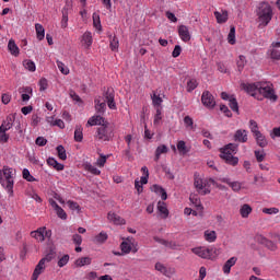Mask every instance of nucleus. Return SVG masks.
<instances>
[{
    "label": "nucleus",
    "mask_w": 280,
    "mask_h": 280,
    "mask_svg": "<svg viewBox=\"0 0 280 280\" xmlns=\"http://www.w3.org/2000/svg\"><path fill=\"white\" fill-rule=\"evenodd\" d=\"M14 126V117L8 116L0 126V132H8Z\"/></svg>",
    "instance_id": "obj_22"
},
{
    "label": "nucleus",
    "mask_w": 280,
    "mask_h": 280,
    "mask_svg": "<svg viewBox=\"0 0 280 280\" xmlns=\"http://www.w3.org/2000/svg\"><path fill=\"white\" fill-rule=\"evenodd\" d=\"M109 49L112 51H119V38L115 35H109Z\"/></svg>",
    "instance_id": "obj_35"
},
{
    "label": "nucleus",
    "mask_w": 280,
    "mask_h": 280,
    "mask_svg": "<svg viewBox=\"0 0 280 280\" xmlns=\"http://www.w3.org/2000/svg\"><path fill=\"white\" fill-rule=\"evenodd\" d=\"M20 93H22V102H27L28 100H32V95H34V90L32 89V86H24L22 88V91H20Z\"/></svg>",
    "instance_id": "obj_25"
},
{
    "label": "nucleus",
    "mask_w": 280,
    "mask_h": 280,
    "mask_svg": "<svg viewBox=\"0 0 280 280\" xmlns=\"http://www.w3.org/2000/svg\"><path fill=\"white\" fill-rule=\"evenodd\" d=\"M103 97L110 110H117V104L115 103V90L113 88H108L103 93Z\"/></svg>",
    "instance_id": "obj_10"
},
{
    "label": "nucleus",
    "mask_w": 280,
    "mask_h": 280,
    "mask_svg": "<svg viewBox=\"0 0 280 280\" xmlns=\"http://www.w3.org/2000/svg\"><path fill=\"white\" fill-rule=\"evenodd\" d=\"M246 56L244 55H241L238 57V59L236 60V67H237V70L240 71V73H242V71H244V68L246 67Z\"/></svg>",
    "instance_id": "obj_42"
},
{
    "label": "nucleus",
    "mask_w": 280,
    "mask_h": 280,
    "mask_svg": "<svg viewBox=\"0 0 280 280\" xmlns=\"http://www.w3.org/2000/svg\"><path fill=\"white\" fill-rule=\"evenodd\" d=\"M177 150L182 156H185L188 152H190L191 149L187 147L185 140H179L177 142Z\"/></svg>",
    "instance_id": "obj_31"
},
{
    "label": "nucleus",
    "mask_w": 280,
    "mask_h": 280,
    "mask_svg": "<svg viewBox=\"0 0 280 280\" xmlns=\"http://www.w3.org/2000/svg\"><path fill=\"white\" fill-rule=\"evenodd\" d=\"M265 97V100H270L271 102H277L278 96L275 94V88H272V83L260 82L258 88V96Z\"/></svg>",
    "instance_id": "obj_6"
},
{
    "label": "nucleus",
    "mask_w": 280,
    "mask_h": 280,
    "mask_svg": "<svg viewBox=\"0 0 280 280\" xmlns=\"http://www.w3.org/2000/svg\"><path fill=\"white\" fill-rule=\"evenodd\" d=\"M178 36L183 43H189L191 40V34L189 33V27L187 25L178 26Z\"/></svg>",
    "instance_id": "obj_13"
},
{
    "label": "nucleus",
    "mask_w": 280,
    "mask_h": 280,
    "mask_svg": "<svg viewBox=\"0 0 280 280\" xmlns=\"http://www.w3.org/2000/svg\"><path fill=\"white\" fill-rule=\"evenodd\" d=\"M155 270H158V272H161L162 275H165V277H167V267H165V265L161 262H156Z\"/></svg>",
    "instance_id": "obj_58"
},
{
    "label": "nucleus",
    "mask_w": 280,
    "mask_h": 280,
    "mask_svg": "<svg viewBox=\"0 0 280 280\" xmlns=\"http://www.w3.org/2000/svg\"><path fill=\"white\" fill-rule=\"evenodd\" d=\"M262 213H266L267 215H277L279 213L278 208H264Z\"/></svg>",
    "instance_id": "obj_61"
},
{
    "label": "nucleus",
    "mask_w": 280,
    "mask_h": 280,
    "mask_svg": "<svg viewBox=\"0 0 280 280\" xmlns=\"http://www.w3.org/2000/svg\"><path fill=\"white\" fill-rule=\"evenodd\" d=\"M240 213H241L242 218H248V215H250V213H253V208L250 207V205L245 203L241 207Z\"/></svg>",
    "instance_id": "obj_39"
},
{
    "label": "nucleus",
    "mask_w": 280,
    "mask_h": 280,
    "mask_svg": "<svg viewBox=\"0 0 280 280\" xmlns=\"http://www.w3.org/2000/svg\"><path fill=\"white\" fill-rule=\"evenodd\" d=\"M184 126L186 130H196V125H194V118H191L190 116L184 117Z\"/></svg>",
    "instance_id": "obj_41"
},
{
    "label": "nucleus",
    "mask_w": 280,
    "mask_h": 280,
    "mask_svg": "<svg viewBox=\"0 0 280 280\" xmlns=\"http://www.w3.org/2000/svg\"><path fill=\"white\" fill-rule=\"evenodd\" d=\"M192 253L197 257H201V259H213L215 249L213 247H195L192 248Z\"/></svg>",
    "instance_id": "obj_8"
},
{
    "label": "nucleus",
    "mask_w": 280,
    "mask_h": 280,
    "mask_svg": "<svg viewBox=\"0 0 280 280\" xmlns=\"http://www.w3.org/2000/svg\"><path fill=\"white\" fill-rule=\"evenodd\" d=\"M194 186L196 187L198 194L201 196H207V194H211L209 188H205V182L200 177H196L194 182Z\"/></svg>",
    "instance_id": "obj_14"
},
{
    "label": "nucleus",
    "mask_w": 280,
    "mask_h": 280,
    "mask_svg": "<svg viewBox=\"0 0 280 280\" xmlns=\"http://www.w3.org/2000/svg\"><path fill=\"white\" fill-rule=\"evenodd\" d=\"M57 153L58 156L61 161H67V150L65 149V147L62 144H59L57 148Z\"/></svg>",
    "instance_id": "obj_49"
},
{
    "label": "nucleus",
    "mask_w": 280,
    "mask_h": 280,
    "mask_svg": "<svg viewBox=\"0 0 280 280\" xmlns=\"http://www.w3.org/2000/svg\"><path fill=\"white\" fill-rule=\"evenodd\" d=\"M104 124H108V121H106L105 117H102L101 114L98 115H94L92 117L89 118L88 120V126H104Z\"/></svg>",
    "instance_id": "obj_17"
},
{
    "label": "nucleus",
    "mask_w": 280,
    "mask_h": 280,
    "mask_svg": "<svg viewBox=\"0 0 280 280\" xmlns=\"http://www.w3.org/2000/svg\"><path fill=\"white\" fill-rule=\"evenodd\" d=\"M93 259L91 257H81L75 260V266L82 268L83 266H91Z\"/></svg>",
    "instance_id": "obj_38"
},
{
    "label": "nucleus",
    "mask_w": 280,
    "mask_h": 280,
    "mask_svg": "<svg viewBox=\"0 0 280 280\" xmlns=\"http://www.w3.org/2000/svg\"><path fill=\"white\" fill-rule=\"evenodd\" d=\"M196 89H198V80H196V79H190V80L187 82V86H186L187 93H191L192 91H196Z\"/></svg>",
    "instance_id": "obj_47"
},
{
    "label": "nucleus",
    "mask_w": 280,
    "mask_h": 280,
    "mask_svg": "<svg viewBox=\"0 0 280 280\" xmlns=\"http://www.w3.org/2000/svg\"><path fill=\"white\" fill-rule=\"evenodd\" d=\"M52 259H56L55 247H50L46 256L38 261V264L36 265L33 271L31 280H38V277H40V275H43L45 270V264H47V261H51Z\"/></svg>",
    "instance_id": "obj_4"
},
{
    "label": "nucleus",
    "mask_w": 280,
    "mask_h": 280,
    "mask_svg": "<svg viewBox=\"0 0 280 280\" xmlns=\"http://www.w3.org/2000/svg\"><path fill=\"white\" fill-rule=\"evenodd\" d=\"M249 130H250L252 135H254V136L261 132V131H259V125L254 119L249 120Z\"/></svg>",
    "instance_id": "obj_50"
},
{
    "label": "nucleus",
    "mask_w": 280,
    "mask_h": 280,
    "mask_svg": "<svg viewBox=\"0 0 280 280\" xmlns=\"http://www.w3.org/2000/svg\"><path fill=\"white\" fill-rule=\"evenodd\" d=\"M270 58L272 60H280V50L277 48H271L270 50Z\"/></svg>",
    "instance_id": "obj_60"
},
{
    "label": "nucleus",
    "mask_w": 280,
    "mask_h": 280,
    "mask_svg": "<svg viewBox=\"0 0 280 280\" xmlns=\"http://www.w3.org/2000/svg\"><path fill=\"white\" fill-rule=\"evenodd\" d=\"M82 43L86 48L91 47L93 45V34L86 31L82 36Z\"/></svg>",
    "instance_id": "obj_36"
},
{
    "label": "nucleus",
    "mask_w": 280,
    "mask_h": 280,
    "mask_svg": "<svg viewBox=\"0 0 280 280\" xmlns=\"http://www.w3.org/2000/svg\"><path fill=\"white\" fill-rule=\"evenodd\" d=\"M106 240H108V234L106 232H101L95 236L94 242H96V244H104Z\"/></svg>",
    "instance_id": "obj_52"
},
{
    "label": "nucleus",
    "mask_w": 280,
    "mask_h": 280,
    "mask_svg": "<svg viewBox=\"0 0 280 280\" xmlns=\"http://www.w3.org/2000/svg\"><path fill=\"white\" fill-rule=\"evenodd\" d=\"M233 140L236 143H246L248 141V130H246V129H237L234 132Z\"/></svg>",
    "instance_id": "obj_12"
},
{
    "label": "nucleus",
    "mask_w": 280,
    "mask_h": 280,
    "mask_svg": "<svg viewBox=\"0 0 280 280\" xmlns=\"http://www.w3.org/2000/svg\"><path fill=\"white\" fill-rule=\"evenodd\" d=\"M228 43L230 45H235L236 40H235V26H231L230 28V33L228 35Z\"/></svg>",
    "instance_id": "obj_53"
},
{
    "label": "nucleus",
    "mask_w": 280,
    "mask_h": 280,
    "mask_svg": "<svg viewBox=\"0 0 280 280\" xmlns=\"http://www.w3.org/2000/svg\"><path fill=\"white\" fill-rule=\"evenodd\" d=\"M214 16L218 23H226L229 21V12L226 11H223L222 13H220V11H215Z\"/></svg>",
    "instance_id": "obj_37"
},
{
    "label": "nucleus",
    "mask_w": 280,
    "mask_h": 280,
    "mask_svg": "<svg viewBox=\"0 0 280 280\" xmlns=\"http://www.w3.org/2000/svg\"><path fill=\"white\" fill-rule=\"evenodd\" d=\"M35 32L37 40H45V27L40 23L35 24Z\"/></svg>",
    "instance_id": "obj_32"
},
{
    "label": "nucleus",
    "mask_w": 280,
    "mask_h": 280,
    "mask_svg": "<svg viewBox=\"0 0 280 280\" xmlns=\"http://www.w3.org/2000/svg\"><path fill=\"white\" fill-rule=\"evenodd\" d=\"M46 163L57 172H62V170H65V164L59 163L55 158H48Z\"/></svg>",
    "instance_id": "obj_26"
},
{
    "label": "nucleus",
    "mask_w": 280,
    "mask_h": 280,
    "mask_svg": "<svg viewBox=\"0 0 280 280\" xmlns=\"http://www.w3.org/2000/svg\"><path fill=\"white\" fill-rule=\"evenodd\" d=\"M93 25L96 30H102V21H100V15L93 14Z\"/></svg>",
    "instance_id": "obj_63"
},
{
    "label": "nucleus",
    "mask_w": 280,
    "mask_h": 280,
    "mask_svg": "<svg viewBox=\"0 0 280 280\" xmlns=\"http://www.w3.org/2000/svg\"><path fill=\"white\" fill-rule=\"evenodd\" d=\"M220 180L221 183H225L226 185H229V187H231V189L236 192L242 190V183L240 182H231V178L229 177L220 178Z\"/></svg>",
    "instance_id": "obj_21"
},
{
    "label": "nucleus",
    "mask_w": 280,
    "mask_h": 280,
    "mask_svg": "<svg viewBox=\"0 0 280 280\" xmlns=\"http://www.w3.org/2000/svg\"><path fill=\"white\" fill-rule=\"evenodd\" d=\"M94 137L97 141H113V137H115V129L108 126V122H105L96 129Z\"/></svg>",
    "instance_id": "obj_5"
},
{
    "label": "nucleus",
    "mask_w": 280,
    "mask_h": 280,
    "mask_svg": "<svg viewBox=\"0 0 280 280\" xmlns=\"http://www.w3.org/2000/svg\"><path fill=\"white\" fill-rule=\"evenodd\" d=\"M57 67L63 75H69V68L60 60H57Z\"/></svg>",
    "instance_id": "obj_56"
},
{
    "label": "nucleus",
    "mask_w": 280,
    "mask_h": 280,
    "mask_svg": "<svg viewBox=\"0 0 280 280\" xmlns=\"http://www.w3.org/2000/svg\"><path fill=\"white\" fill-rule=\"evenodd\" d=\"M162 119H163V109L161 107H156V114L153 120L154 126H156Z\"/></svg>",
    "instance_id": "obj_55"
},
{
    "label": "nucleus",
    "mask_w": 280,
    "mask_h": 280,
    "mask_svg": "<svg viewBox=\"0 0 280 280\" xmlns=\"http://www.w3.org/2000/svg\"><path fill=\"white\" fill-rule=\"evenodd\" d=\"M8 49L11 54V56H19L20 54V49L19 46L16 45V42H14V39H10L8 43Z\"/></svg>",
    "instance_id": "obj_33"
},
{
    "label": "nucleus",
    "mask_w": 280,
    "mask_h": 280,
    "mask_svg": "<svg viewBox=\"0 0 280 280\" xmlns=\"http://www.w3.org/2000/svg\"><path fill=\"white\" fill-rule=\"evenodd\" d=\"M229 106L233 113H240V105L237 104V98H235V95L230 96Z\"/></svg>",
    "instance_id": "obj_40"
},
{
    "label": "nucleus",
    "mask_w": 280,
    "mask_h": 280,
    "mask_svg": "<svg viewBox=\"0 0 280 280\" xmlns=\"http://www.w3.org/2000/svg\"><path fill=\"white\" fill-rule=\"evenodd\" d=\"M83 128L80 125H77L75 129H74V141H77V143H82V141L84 140V133H83Z\"/></svg>",
    "instance_id": "obj_29"
},
{
    "label": "nucleus",
    "mask_w": 280,
    "mask_h": 280,
    "mask_svg": "<svg viewBox=\"0 0 280 280\" xmlns=\"http://www.w3.org/2000/svg\"><path fill=\"white\" fill-rule=\"evenodd\" d=\"M151 100H152V104L155 108H161V105L163 104V98L161 97V95L153 93L151 95Z\"/></svg>",
    "instance_id": "obj_43"
},
{
    "label": "nucleus",
    "mask_w": 280,
    "mask_h": 280,
    "mask_svg": "<svg viewBox=\"0 0 280 280\" xmlns=\"http://www.w3.org/2000/svg\"><path fill=\"white\" fill-rule=\"evenodd\" d=\"M73 10V1L72 0H66V4L62 8V19H61V27L62 30H66L69 25V12Z\"/></svg>",
    "instance_id": "obj_9"
},
{
    "label": "nucleus",
    "mask_w": 280,
    "mask_h": 280,
    "mask_svg": "<svg viewBox=\"0 0 280 280\" xmlns=\"http://www.w3.org/2000/svg\"><path fill=\"white\" fill-rule=\"evenodd\" d=\"M189 200L196 207L197 211H202L205 209L202 207V202L200 201V198H198L196 196H190Z\"/></svg>",
    "instance_id": "obj_45"
},
{
    "label": "nucleus",
    "mask_w": 280,
    "mask_h": 280,
    "mask_svg": "<svg viewBox=\"0 0 280 280\" xmlns=\"http://www.w3.org/2000/svg\"><path fill=\"white\" fill-rule=\"evenodd\" d=\"M94 108L97 115H104L106 113V102H102V97H97L94 100Z\"/></svg>",
    "instance_id": "obj_19"
},
{
    "label": "nucleus",
    "mask_w": 280,
    "mask_h": 280,
    "mask_svg": "<svg viewBox=\"0 0 280 280\" xmlns=\"http://www.w3.org/2000/svg\"><path fill=\"white\" fill-rule=\"evenodd\" d=\"M205 240H206V242L213 243V242H215V240H218V234L215 233V231H206Z\"/></svg>",
    "instance_id": "obj_46"
},
{
    "label": "nucleus",
    "mask_w": 280,
    "mask_h": 280,
    "mask_svg": "<svg viewBox=\"0 0 280 280\" xmlns=\"http://www.w3.org/2000/svg\"><path fill=\"white\" fill-rule=\"evenodd\" d=\"M167 152H170V149L167 148V145L165 144L159 145L155 150L154 161L159 162V160L161 159V154H167Z\"/></svg>",
    "instance_id": "obj_34"
},
{
    "label": "nucleus",
    "mask_w": 280,
    "mask_h": 280,
    "mask_svg": "<svg viewBox=\"0 0 280 280\" xmlns=\"http://www.w3.org/2000/svg\"><path fill=\"white\" fill-rule=\"evenodd\" d=\"M256 15L258 16L259 22L258 27H268L270 21H272V16H275V13L272 12L270 3L264 1L258 4Z\"/></svg>",
    "instance_id": "obj_2"
},
{
    "label": "nucleus",
    "mask_w": 280,
    "mask_h": 280,
    "mask_svg": "<svg viewBox=\"0 0 280 280\" xmlns=\"http://www.w3.org/2000/svg\"><path fill=\"white\" fill-rule=\"evenodd\" d=\"M22 176H23L24 180H27V183H36V180H38L32 176V174L30 173V170H27V168H24L22 171Z\"/></svg>",
    "instance_id": "obj_48"
},
{
    "label": "nucleus",
    "mask_w": 280,
    "mask_h": 280,
    "mask_svg": "<svg viewBox=\"0 0 280 280\" xmlns=\"http://www.w3.org/2000/svg\"><path fill=\"white\" fill-rule=\"evenodd\" d=\"M254 154H255L256 161L258 163L264 162V160L266 159V152L264 150H261V151H254Z\"/></svg>",
    "instance_id": "obj_57"
},
{
    "label": "nucleus",
    "mask_w": 280,
    "mask_h": 280,
    "mask_svg": "<svg viewBox=\"0 0 280 280\" xmlns=\"http://www.w3.org/2000/svg\"><path fill=\"white\" fill-rule=\"evenodd\" d=\"M201 103L206 108H215V97L209 91H203L201 95Z\"/></svg>",
    "instance_id": "obj_11"
},
{
    "label": "nucleus",
    "mask_w": 280,
    "mask_h": 280,
    "mask_svg": "<svg viewBox=\"0 0 280 280\" xmlns=\"http://www.w3.org/2000/svg\"><path fill=\"white\" fill-rule=\"evenodd\" d=\"M120 250L124 255H130L132 252V237H127L126 241H122L120 244Z\"/></svg>",
    "instance_id": "obj_18"
},
{
    "label": "nucleus",
    "mask_w": 280,
    "mask_h": 280,
    "mask_svg": "<svg viewBox=\"0 0 280 280\" xmlns=\"http://www.w3.org/2000/svg\"><path fill=\"white\" fill-rule=\"evenodd\" d=\"M151 191H154V194H158V196H161L162 200H167V191L160 185L154 184L151 188Z\"/></svg>",
    "instance_id": "obj_27"
},
{
    "label": "nucleus",
    "mask_w": 280,
    "mask_h": 280,
    "mask_svg": "<svg viewBox=\"0 0 280 280\" xmlns=\"http://www.w3.org/2000/svg\"><path fill=\"white\" fill-rule=\"evenodd\" d=\"M106 161H108V155H104V153H101L100 158L96 160V165L98 167H104L106 165Z\"/></svg>",
    "instance_id": "obj_54"
},
{
    "label": "nucleus",
    "mask_w": 280,
    "mask_h": 280,
    "mask_svg": "<svg viewBox=\"0 0 280 280\" xmlns=\"http://www.w3.org/2000/svg\"><path fill=\"white\" fill-rule=\"evenodd\" d=\"M67 264H69V255H63L59 261H58V266L59 268H65V266H67Z\"/></svg>",
    "instance_id": "obj_64"
},
{
    "label": "nucleus",
    "mask_w": 280,
    "mask_h": 280,
    "mask_svg": "<svg viewBox=\"0 0 280 280\" xmlns=\"http://www.w3.org/2000/svg\"><path fill=\"white\" fill-rule=\"evenodd\" d=\"M158 211L160 215H162L163 220H167L170 217V210L167 209V205L164 201L158 202Z\"/></svg>",
    "instance_id": "obj_24"
},
{
    "label": "nucleus",
    "mask_w": 280,
    "mask_h": 280,
    "mask_svg": "<svg viewBox=\"0 0 280 280\" xmlns=\"http://www.w3.org/2000/svg\"><path fill=\"white\" fill-rule=\"evenodd\" d=\"M31 237L37 242H45V226L31 232Z\"/></svg>",
    "instance_id": "obj_23"
},
{
    "label": "nucleus",
    "mask_w": 280,
    "mask_h": 280,
    "mask_svg": "<svg viewBox=\"0 0 280 280\" xmlns=\"http://www.w3.org/2000/svg\"><path fill=\"white\" fill-rule=\"evenodd\" d=\"M39 91L43 92V91H47V88L49 86V83L47 81V79L43 78L39 80Z\"/></svg>",
    "instance_id": "obj_62"
},
{
    "label": "nucleus",
    "mask_w": 280,
    "mask_h": 280,
    "mask_svg": "<svg viewBox=\"0 0 280 280\" xmlns=\"http://www.w3.org/2000/svg\"><path fill=\"white\" fill-rule=\"evenodd\" d=\"M153 240L158 244H162V246H165V248H171V250H176V248H178V244L174 241H167L159 236H154Z\"/></svg>",
    "instance_id": "obj_16"
},
{
    "label": "nucleus",
    "mask_w": 280,
    "mask_h": 280,
    "mask_svg": "<svg viewBox=\"0 0 280 280\" xmlns=\"http://www.w3.org/2000/svg\"><path fill=\"white\" fill-rule=\"evenodd\" d=\"M237 144L229 143L220 149V158L223 159L228 165H232L233 167L240 163V158L233 155L237 154Z\"/></svg>",
    "instance_id": "obj_3"
},
{
    "label": "nucleus",
    "mask_w": 280,
    "mask_h": 280,
    "mask_svg": "<svg viewBox=\"0 0 280 280\" xmlns=\"http://www.w3.org/2000/svg\"><path fill=\"white\" fill-rule=\"evenodd\" d=\"M259 84L260 82L256 83H241L242 91H245L247 95L255 97V100L261 101L262 97H259Z\"/></svg>",
    "instance_id": "obj_7"
},
{
    "label": "nucleus",
    "mask_w": 280,
    "mask_h": 280,
    "mask_svg": "<svg viewBox=\"0 0 280 280\" xmlns=\"http://www.w3.org/2000/svg\"><path fill=\"white\" fill-rule=\"evenodd\" d=\"M237 264V257H231L225 261L223 265V272L224 275H230L231 273V267Z\"/></svg>",
    "instance_id": "obj_28"
},
{
    "label": "nucleus",
    "mask_w": 280,
    "mask_h": 280,
    "mask_svg": "<svg viewBox=\"0 0 280 280\" xmlns=\"http://www.w3.org/2000/svg\"><path fill=\"white\" fill-rule=\"evenodd\" d=\"M107 220H109L110 222H113V224L116 225L126 224V220L113 211L108 212Z\"/></svg>",
    "instance_id": "obj_20"
},
{
    "label": "nucleus",
    "mask_w": 280,
    "mask_h": 280,
    "mask_svg": "<svg viewBox=\"0 0 280 280\" xmlns=\"http://www.w3.org/2000/svg\"><path fill=\"white\" fill-rule=\"evenodd\" d=\"M23 67L27 70L31 71L32 73H34V71H36V63L34 61H32L31 59H25L23 61Z\"/></svg>",
    "instance_id": "obj_44"
},
{
    "label": "nucleus",
    "mask_w": 280,
    "mask_h": 280,
    "mask_svg": "<svg viewBox=\"0 0 280 280\" xmlns=\"http://www.w3.org/2000/svg\"><path fill=\"white\" fill-rule=\"evenodd\" d=\"M254 138L256 139V143L257 145H259V148H266V145H268V140L266 139V136H264V133H256L254 135Z\"/></svg>",
    "instance_id": "obj_30"
},
{
    "label": "nucleus",
    "mask_w": 280,
    "mask_h": 280,
    "mask_svg": "<svg viewBox=\"0 0 280 280\" xmlns=\"http://www.w3.org/2000/svg\"><path fill=\"white\" fill-rule=\"evenodd\" d=\"M14 178H16V170L10 166H3L0 170V185L4 188L9 198L14 197Z\"/></svg>",
    "instance_id": "obj_1"
},
{
    "label": "nucleus",
    "mask_w": 280,
    "mask_h": 280,
    "mask_svg": "<svg viewBox=\"0 0 280 280\" xmlns=\"http://www.w3.org/2000/svg\"><path fill=\"white\" fill-rule=\"evenodd\" d=\"M49 205L54 209V211H56L58 218H60L61 220H67V212H65V209H62V207H60L58 202H56V200L49 199Z\"/></svg>",
    "instance_id": "obj_15"
},
{
    "label": "nucleus",
    "mask_w": 280,
    "mask_h": 280,
    "mask_svg": "<svg viewBox=\"0 0 280 280\" xmlns=\"http://www.w3.org/2000/svg\"><path fill=\"white\" fill-rule=\"evenodd\" d=\"M67 205L69 209H71V211H77L78 213H80L81 208L80 205H78V202L69 200Z\"/></svg>",
    "instance_id": "obj_59"
},
{
    "label": "nucleus",
    "mask_w": 280,
    "mask_h": 280,
    "mask_svg": "<svg viewBox=\"0 0 280 280\" xmlns=\"http://www.w3.org/2000/svg\"><path fill=\"white\" fill-rule=\"evenodd\" d=\"M85 170L90 172V174H93L94 176H100L102 174V171H100L97 167L93 166V164L89 163L85 164Z\"/></svg>",
    "instance_id": "obj_51"
}]
</instances>
